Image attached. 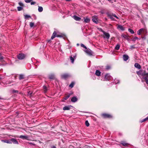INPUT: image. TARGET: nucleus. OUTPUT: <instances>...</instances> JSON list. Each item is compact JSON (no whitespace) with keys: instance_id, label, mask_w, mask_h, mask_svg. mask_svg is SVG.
<instances>
[{"instance_id":"nucleus-1","label":"nucleus","mask_w":148,"mask_h":148,"mask_svg":"<svg viewBox=\"0 0 148 148\" xmlns=\"http://www.w3.org/2000/svg\"><path fill=\"white\" fill-rule=\"evenodd\" d=\"M101 31L103 32L104 36H103V38H106L108 40L110 38V34L109 33L103 31L101 29Z\"/></svg>"},{"instance_id":"nucleus-2","label":"nucleus","mask_w":148,"mask_h":148,"mask_svg":"<svg viewBox=\"0 0 148 148\" xmlns=\"http://www.w3.org/2000/svg\"><path fill=\"white\" fill-rule=\"evenodd\" d=\"M25 57L26 55L22 53H19L17 56L18 58L20 60L23 59L25 58Z\"/></svg>"},{"instance_id":"nucleus-3","label":"nucleus","mask_w":148,"mask_h":148,"mask_svg":"<svg viewBox=\"0 0 148 148\" xmlns=\"http://www.w3.org/2000/svg\"><path fill=\"white\" fill-rule=\"evenodd\" d=\"M102 116L104 118H112V116L109 114L106 113H103L101 114Z\"/></svg>"},{"instance_id":"nucleus-4","label":"nucleus","mask_w":148,"mask_h":148,"mask_svg":"<svg viewBox=\"0 0 148 148\" xmlns=\"http://www.w3.org/2000/svg\"><path fill=\"white\" fill-rule=\"evenodd\" d=\"M71 75L68 73H64L61 75V78L62 79H66L70 77Z\"/></svg>"},{"instance_id":"nucleus-5","label":"nucleus","mask_w":148,"mask_h":148,"mask_svg":"<svg viewBox=\"0 0 148 148\" xmlns=\"http://www.w3.org/2000/svg\"><path fill=\"white\" fill-rule=\"evenodd\" d=\"M92 21L96 24H97L98 23V17L97 16L94 15L92 16Z\"/></svg>"},{"instance_id":"nucleus-6","label":"nucleus","mask_w":148,"mask_h":148,"mask_svg":"<svg viewBox=\"0 0 148 148\" xmlns=\"http://www.w3.org/2000/svg\"><path fill=\"white\" fill-rule=\"evenodd\" d=\"M84 51L89 56L92 55L93 53V52L89 49L85 50Z\"/></svg>"},{"instance_id":"nucleus-7","label":"nucleus","mask_w":148,"mask_h":148,"mask_svg":"<svg viewBox=\"0 0 148 148\" xmlns=\"http://www.w3.org/2000/svg\"><path fill=\"white\" fill-rule=\"evenodd\" d=\"M56 32V31H54L51 37V39L52 40L54 38L56 37H60V36L59 35H57Z\"/></svg>"},{"instance_id":"nucleus-8","label":"nucleus","mask_w":148,"mask_h":148,"mask_svg":"<svg viewBox=\"0 0 148 148\" xmlns=\"http://www.w3.org/2000/svg\"><path fill=\"white\" fill-rule=\"evenodd\" d=\"M141 32H143L144 33L145 32H147L146 30L144 29L141 28L137 31V34L140 35L141 34Z\"/></svg>"},{"instance_id":"nucleus-9","label":"nucleus","mask_w":148,"mask_h":148,"mask_svg":"<svg viewBox=\"0 0 148 148\" xmlns=\"http://www.w3.org/2000/svg\"><path fill=\"white\" fill-rule=\"evenodd\" d=\"M112 78V77L109 74H107L105 75L104 79L105 80L107 81L111 79Z\"/></svg>"},{"instance_id":"nucleus-10","label":"nucleus","mask_w":148,"mask_h":148,"mask_svg":"<svg viewBox=\"0 0 148 148\" xmlns=\"http://www.w3.org/2000/svg\"><path fill=\"white\" fill-rule=\"evenodd\" d=\"M76 57V55L75 54V55H71L70 57V59L71 60V62L72 63H74V60Z\"/></svg>"},{"instance_id":"nucleus-11","label":"nucleus","mask_w":148,"mask_h":148,"mask_svg":"<svg viewBox=\"0 0 148 148\" xmlns=\"http://www.w3.org/2000/svg\"><path fill=\"white\" fill-rule=\"evenodd\" d=\"M117 28L122 31L125 30V28L122 25L119 24L117 25Z\"/></svg>"},{"instance_id":"nucleus-12","label":"nucleus","mask_w":148,"mask_h":148,"mask_svg":"<svg viewBox=\"0 0 148 148\" xmlns=\"http://www.w3.org/2000/svg\"><path fill=\"white\" fill-rule=\"evenodd\" d=\"M19 137L20 138L24 140L25 139L27 140H29V136H28L21 135Z\"/></svg>"},{"instance_id":"nucleus-13","label":"nucleus","mask_w":148,"mask_h":148,"mask_svg":"<svg viewBox=\"0 0 148 148\" xmlns=\"http://www.w3.org/2000/svg\"><path fill=\"white\" fill-rule=\"evenodd\" d=\"M11 144L12 143L14 144H18V142L17 140L16 139L14 138L11 139Z\"/></svg>"},{"instance_id":"nucleus-14","label":"nucleus","mask_w":148,"mask_h":148,"mask_svg":"<svg viewBox=\"0 0 148 148\" xmlns=\"http://www.w3.org/2000/svg\"><path fill=\"white\" fill-rule=\"evenodd\" d=\"M123 58L124 61H126L129 58L128 56L126 54L123 55Z\"/></svg>"},{"instance_id":"nucleus-15","label":"nucleus","mask_w":148,"mask_h":148,"mask_svg":"<svg viewBox=\"0 0 148 148\" xmlns=\"http://www.w3.org/2000/svg\"><path fill=\"white\" fill-rule=\"evenodd\" d=\"M108 16L109 17V18L112 20H115L114 19V18L113 17V16L112 15L111 13H108L107 14Z\"/></svg>"},{"instance_id":"nucleus-16","label":"nucleus","mask_w":148,"mask_h":148,"mask_svg":"<svg viewBox=\"0 0 148 148\" xmlns=\"http://www.w3.org/2000/svg\"><path fill=\"white\" fill-rule=\"evenodd\" d=\"M71 101L73 102H75L77 101V98L76 97H73L71 98Z\"/></svg>"},{"instance_id":"nucleus-17","label":"nucleus","mask_w":148,"mask_h":148,"mask_svg":"<svg viewBox=\"0 0 148 148\" xmlns=\"http://www.w3.org/2000/svg\"><path fill=\"white\" fill-rule=\"evenodd\" d=\"M73 18L75 20L77 21H80L81 19V18L76 15L73 16Z\"/></svg>"},{"instance_id":"nucleus-18","label":"nucleus","mask_w":148,"mask_h":148,"mask_svg":"<svg viewBox=\"0 0 148 148\" xmlns=\"http://www.w3.org/2000/svg\"><path fill=\"white\" fill-rule=\"evenodd\" d=\"M134 66L139 69H140L141 68L140 65L138 63H135L134 64Z\"/></svg>"},{"instance_id":"nucleus-19","label":"nucleus","mask_w":148,"mask_h":148,"mask_svg":"<svg viewBox=\"0 0 148 148\" xmlns=\"http://www.w3.org/2000/svg\"><path fill=\"white\" fill-rule=\"evenodd\" d=\"M70 109V106H66L63 108V110H69Z\"/></svg>"},{"instance_id":"nucleus-20","label":"nucleus","mask_w":148,"mask_h":148,"mask_svg":"<svg viewBox=\"0 0 148 148\" xmlns=\"http://www.w3.org/2000/svg\"><path fill=\"white\" fill-rule=\"evenodd\" d=\"M147 75H148V73H147L146 71H142L141 75L142 76H145Z\"/></svg>"},{"instance_id":"nucleus-21","label":"nucleus","mask_w":148,"mask_h":148,"mask_svg":"<svg viewBox=\"0 0 148 148\" xmlns=\"http://www.w3.org/2000/svg\"><path fill=\"white\" fill-rule=\"evenodd\" d=\"M19 75V79L20 80L24 79L25 78V75L23 74H20Z\"/></svg>"},{"instance_id":"nucleus-22","label":"nucleus","mask_w":148,"mask_h":148,"mask_svg":"<svg viewBox=\"0 0 148 148\" xmlns=\"http://www.w3.org/2000/svg\"><path fill=\"white\" fill-rule=\"evenodd\" d=\"M2 141L7 143L11 144V139L9 140H2Z\"/></svg>"},{"instance_id":"nucleus-23","label":"nucleus","mask_w":148,"mask_h":148,"mask_svg":"<svg viewBox=\"0 0 148 148\" xmlns=\"http://www.w3.org/2000/svg\"><path fill=\"white\" fill-rule=\"evenodd\" d=\"M121 144L125 146H127L129 145L128 143H126L124 141H121Z\"/></svg>"},{"instance_id":"nucleus-24","label":"nucleus","mask_w":148,"mask_h":148,"mask_svg":"<svg viewBox=\"0 0 148 148\" xmlns=\"http://www.w3.org/2000/svg\"><path fill=\"white\" fill-rule=\"evenodd\" d=\"M101 72L99 70H96L95 72V74L97 76H99L101 75Z\"/></svg>"},{"instance_id":"nucleus-25","label":"nucleus","mask_w":148,"mask_h":148,"mask_svg":"<svg viewBox=\"0 0 148 148\" xmlns=\"http://www.w3.org/2000/svg\"><path fill=\"white\" fill-rule=\"evenodd\" d=\"M49 78L50 79H54L55 78V75L54 74H51L49 75Z\"/></svg>"},{"instance_id":"nucleus-26","label":"nucleus","mask_w":148,"mask_h":148,"mask_svg":"<svg viewBox=\"0 0 148 148\" xmlns=\"http://www.w3.org/2000/svg\"><path fill=\"white\" fill-rule=\"evenodd\" d=\"M72 93H70L67 96H66L64 97L63 98V99L65 100H66L68 99L70 96L72 95Z\"/></svg>"},{"instance_id":"nucleus-27","label":"nucleus","mask_w":148,"mask_h":148,"mask_svg":"<svg viewBox=\"0 0 148 148\" xmlns=\"http://www.w3.org/2000/svg\"><path fill=\"white\" fill-rule=\"evenodd\" d=\"M43 88L44 90V93H46L48 90L46 86H43Z\"/></svg>"},{"instance_id":"nucleus-28","label":"nucleus","mask_w":148,"mask_h":148,"mask_svg":"<svg viewBox=\"0 0 148 148\" xmlns=\"http://www.w3.org/2000/svg\"><path fill=\"white\" fill-rule=\"evenodd\" d=\"M3 57L2 56V54L0 53V62H3L4 61V60H3Z\"/></svg>"},{"instance_id":"nucleus-29","label":"nucleus","mask_w":148,"mask_h":148,"mask_svg":"<svg viewBox=\"0 0 148 148\" xmlns=\"http://www.w3.org/2000/svg\"><path fill=\"white\" fill-rule=\"evenodd\" d=\"M38 11L39 12H41L43 11V8L41 6H38Z\"/></svg>"},{"instance_id":"nucleus-30","label":"nucleus","mask_w":148,"mask_h":148,"mask_svg":"<svg viewBox=\"0 0 148 148\" xmlns=\"http://www.w3.org/2000/svg\"><path fill=\"white\" fill-rule=\"evenodd\" d=\"M27 92V96L29 97H31L32 94V91H29V92Z\"/></svg>"},{"instance_id":"nucleus-31","label":"nucleus","mask_w":148,"mask_h":148,"mask_svg":"<svg viewBox=\"0 0 148 148\" xmlns=\"http://www.w3.org/2000/svg\"><path fill=\"white\" fill-rule=\"evenodd\" d=\"M120 47V45L119 44H117L115 47V49L116 50H118Z\"/></svg>"},{"instance_id":"nucleus-32","label":"nucleus","mask_w":148,"mask_h":148,"mask_svg":"<svg viewBox=\"0 0 148 148\" xmlns=\"http://www.w3.org/2000/svg\"><path fill=\"white\" fill-rule=\"evenodd\" d=\"M90 21V19L86 18L84 19V22L86 23H89Z\"/></svg>"},{"instance_id":"nucleus-33","label":"nucleus","mask_w":148,"mask_h":148,"mask_svg":"<svg viewBox=\"0 0 148 148\" xmlns=\"http://www.w3.org/2000/svg\"><path fill=\"white\" fill-rule=\"evenodd\" d=\"M75 84V83L74 82H72L69 85V87L71 88H72Z\"/></svg>"},{"instance_id":"nucleus-34","label":"nucleus","mask_w":148,"mask_h":148,"mask_svg":"<svg viewBox=\"0 0 148 148\" xmlns=\"http://www.w3.org/2000/svg\"><path fill=\"white\" fill-rule=\"evenodd\" d=\"M148 120V116L146 117V118H145V119L142 120L141 121H140V122L141 123H143L144 122H145L147 120Z\"/></svg>"},{"instance_id":"nucleus-35","label":"nucleus","mask_w":148,"mask_h":148,"mask_svg":"<svg viewBox=\"0 0 148 148\" xmlns=\"http://www.w3.org/2000/svg\"><path fill=\"white\" fill-rule=\"evenodd\" d=\"M143 78L145 79L146 81L148 80V75L145 76H143Z\"/></svg>"},{"instance_id":"nucleus-36","label":"nucleus","mask_w":148,"mask_h":148,"mask_svg":"<svg viewBox=\"0 0 148 148\" xmlns=\"http://www.w3.org/2000/svg\"><path fill=\"white\" fill-rule=\"evenodd\" d=\"M111 66L109 65H107L106 66V69L107 70H108L110 69Z\"/></svg>"},{"instance_id":"nucleus-37","label":"nucleus","mask_w":148,"mask_h":148,"mask_svg":"<svg viewBox=\"0 0 148 148\" xmlns=\"http://www.w3.org/2000/svg\"><path fill=\"white\" fill-rule=\"evenodd\" d=\"M121 36L123 37L125 39H127L128 38L127 36L126 35L124 34H122L121 35Z\"/></svg>"},{"instance_id":"nucleus-38","label":"nucleus","mask_w":148,"mask_h":148,"mask_svg":"<svg viewBox=\"0 0 148 148\" xmlns=\"http://www.w3.org/2000/svg\"><path fill=\"white\" fill-rule=\"evenodd\" d=\"M85 125L87 127H88L89 126V123H88V121L86 120V121L85 122Z\"/></svg>"},{"instance_id":"nucleus-39","label":"nucleus","mask_w":148,"mask_h":148,"mask_svg":"<svg viewBox=\"0 0 148 148\" xmlns=\"http://www.w3.org/2000/svg\"><path fill=\"white\" fill-rule=\"evenodd\" d=\"M128 31L132 34H134V32L131 29H129Z\"/></svg>"},{"instance_id":"nucleus-40","label":"nucleus","mask_w":148,"mask_h":148,"mask_svg":"<svg viewBox=\"0 0 148 148\" xmlns=\"http://www.w3.org/2000/svg\"><path fill=\"white\" fill-rule=\"evenodd\" d=\"M17 8L18 11H21L23 9V8L22 7L19 6L17 7Z\"/></svg>"},{"instance_id":"nucleus-41","label":"nucleus","mask_w":148,"mask_h":148,"mask_svg":"<svg viewBox=\"0 0 148 148\" xmlns=\"http://www.w3.org/2000/svg\"><path fill=\"white\" fill-rule=\"evenodd\" d=\"M29 25H30V27H33L34 26V23H33V22H31L30 23Z\"/></svg>"},{"instance_id":"nucleus-42","label":"nucleus","mask_w":148,"mask_h":148,"mask_svg":"<svg viewBox=\"0 0 148 148\" xmlns=\"http://www.w3.org/2000/svg\"><path fill=\"white\" fill-rule=\"evenodd\" d=\"M31 18V16L29 15H26L25 16V19L28 18Z\"/></svg>"},{"instance_id":"nucleus-43","label":"nucleus","mask_w":148,"mask_h":148,"mask_svg":"<svg viewBox=\"0 0 148 148\" xmlns=\"http://www.w3.org/2000/svg\"><path fill=\"white\" fill-rule=\"evenodd\" d=\"M138 39V38L136 37H134V38H133V39H132V41H135V40H137Z\"/></svg>"},{"instance_id":"nucleus-44","label":"nucleus","mask_w":148,"mask_h":148,"mask_svg":"<svg viewBox=\"0 0 148 148\" xmlns=\"http://www.w3.org/2000/svg\"><path fill=\"white\" fill-rule=\"evenodd\" d=\"M81 46L82 47H83L84 48H85L86 49H87V47L82 44H81Z\"/></svg>"},{"instance_id":"nucleus-45","label":"nucleus","mask_w":148,"mask_h":148,"mask_svg":"<svg viewBox=\"0 0 148 148\" xmlns=\"http://www.w3.org/2000/svg\"><path fill=\"white\" fill-rule=\"evenodd\" d=\"M112 14L114 17H115L116 19H119V18L117 17L115 14Z\"/></svg>"},{"instance_id":"nucleus-46","label":"nucleus","mask_w":148,"mask_h":148,"mask_svg":"<svg viewBox=\"0 0 148 148\" xmlns=\"http://www.w3.org/2000/svg\"><path fill=\"white\" fill-rule=\"evenodd\" d=\"M33 0H25V1L26 3H29L31 2Z\"/></svg>"},{"instance_id":"nucleus-47","label":"nucleus","mask_w":148,"mask_h":148,"mask_svg":"<svg viewBox=\"0 0 148 148\" xmlns=\"http://www.w3.org/2000/svg\"><path fill=\"white\" fill-rule=\"evenodd\" d=\"M141 73H142V71L141 72V71H137V74L138 75H141Z\"/></svg>"},{"instance_id":"nucleus-48","label":"nucleus","mask_w":148,"mask_h":148,"mask_svg":"<svg viewBox=\"0 0 148 148\" xmlns=\"http://www.w3.org/2000/svg\"><path fill=\"white\" fill-rule=\"evenodd\" d=\"M12 92L13 93H18V90H13Z\"/></svg>"},{"instance_id":"nucleus-49","label":"nucleus","mask_w":148,"mask_h":148,"mask_svg":"<svg viewBox=\"0 0 148 148\" xmlns=\"http://www.w3.org/2000/svg\"><path fill=\"white\" fill-rule=\"evenodd\" d=\"M18 4L20 6H23V3L21 2H19Z\"/></svg>"},{"instance_id":"nucleus-50","label":"nucleus","mask_w":148,"mask_h":148,"mask_svg":"<svg viewBox=\"0 0 148 148\" xmlns=\"http://www.w3.org/2000/svg\"><path fill=\"white\" fill-rule=\"evenodd\" d=\"M130 48L131 49H132L135 48V46L134 45H132V46H130Z\"/></svg>"},{"instance_id":"nucleus-51","label":"nucleus","mask_w":148,"mask_h":148,"mask_svg":"<svg viewBox=\"0 0 148 148\" xmlns=\"http://www.w3.org/2000/svg\"><path fill=\"white\" fill-rule=\"evenodd\" d=\"M36 2H34V1H32V2H31V5H34L35 4H36Z\"/></svg>"},{"instance_id":"nucleus-52","label":"nucleus","mask_w":148,"mask_h":148,"mask_svg":"<svg viewBox=\"0 0 148 148\" xmlns=\"http://www.w3.org/2000/svg\"><path fill=\"white\" fill-rule=\"evenodd\" d=\"M115 81V82L116 84H118L119 83V80H118L117 81V82H116V81Z\"/></svg>"},{"instance_id":"nucleus-53","label":"nucleus","mask_w":148,"mask_h":148,"mask_svg":"<svg viewBox=\"0 0 148 148\" xmlns=\"http://www.w3.org/2000/svg\"><path fill=\"white\" fill-rule=\"evenodd\" d=\"M51 147L52 148H56V146L55 145H53V146H52Z\"/></svg>"},{"instance_id":"nucleus-54","label":"nucleus","mask_w":148,"mask_h":148,"mask_svg":"<svg viewBox=\"0 0 148 148\" xmlns=\"http://www.w3.org/2000/svg\"><path fill=\"white\" fill-rule=\"evenodd\" d=\"M29 143L30 144H32V145H35L33 143H31V142Z\"/></svg>"},{"instance_id":"nucleus-55","label":"nucleus","mask_w":148,"mask_h":148,"mask_svg":"<svg viewBox=\"0 0 148 148\" xmlns=\"http://www.w3.org/2000/svg\"><path fill=\"white\" fill-rule=\"evenodd\" d=\"M146 82L147 84H148V80H146Z\"/></svg>"},{"instance_id":"nucleus-56","label":"nucleus","mask_w":148,"mask_h":148,"mask_svg":"<svg viewBox=\"0 0 148 148\" xmlns=\"http://www.w3.org/2000/svg\"><path fill=\"white\" fill-rule=\"evenodd\" d=\"M66 1H71V0H66Z\"/></svg>"},{"instance_id":"nucleus-57","label":"nucleus","mask_w":148,"mask_h":148,"mask_svg":"<svg viewBox=\"0 0 148 148\" xmlns=\"http://www.w3.org/2000/svg\"><path fill=\"white\" fill-rule=\"evenodd\" d=\"M50 40H47V42H50Z\"/></svg>"},{"instance_id":"nucleus-58","label":"nucleus","mask_w":148,"mask_h":148,"mask_svg":"<svg viewBox=\"0 0 148 148\" xmlns=\"http://www.w3.org/2000/svg\"><path fill=\"white\" fill-rule=\"evenodd\" d=\"M77 46H79V44H77Z\"/></svg>"},{"instance_id":"nucleus-59","label":"nucleus","mask_w":148,"mask_h":148,"mask_svg":"<svg viewBox=\"0 0 148 148\" xmlns=\"http://www.w3.org/2000/svg\"><path fill=\"white\" fill-rule=\"evenodd\" d=\"M147 51L148 52V48L147 49Z\"/></svg>"},{"instance_id":"nucleus-60","label":"nucleus","mask_w":148,"mask_h":148,"mask_svg":"<svg viewBox=\"0 0 148 148\" xmlns=\"http://www.w3.org/2000/svg\"><path fill=\"white\" fill-rule=\"evenodd\" d=\"M64 101V100H62V101Z\"/></svg>"},{"instance_id":"nucleus-61","label":"nucleus","mask_w":148,"mask_h":148,"mask_svg":"<svg viewBox=\"0 0 148 148\" xmlns=\"http://www.w3.org/2000/svg\"><path fill=\"white\" fill-rule=\"evenodd\" d=\"M1 65V64L0 63V65Z\"/></svg>"},{"instance_id":"nucleus-62","label":"nucleus","mask_w":148,"mask_h":148,"mask_svg":"<svg viewBox=\"0 0 148 148\" xmlns=\"http://www.w3.org/2000/svg\"><path fill=\"white\" fill-rule=\"evenodd\" d=\"M147 70L148 71V68H147Z\"/></svg>"}]
</instances>
